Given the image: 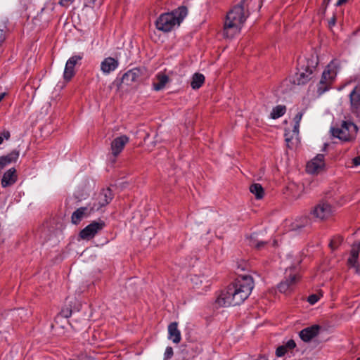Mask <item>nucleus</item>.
<instances>
[{
  "label": "nucleus",
  "mask_w": 360,
  "mask_h": 360,
  "mask_svg": "<svg viewBox=\"0 0 360 360\" xmlns=\"http://www.w3.org/2000/svg\"><path fill=\"white\" fill-rule=\"evenodd\" d=\"M335 24V18L333 17V18H332L330 20V21H329V25H330V26H333V25H334Z\"/></svg>",
  "instance_id": "nucleus-46"
},
{
  "label": "nucleus",
  "mask_w": 360,
  "mask_h": 360,
  "mask_svg": "<svg viewBox=\"0 0 360 360\" xmlns=\"http://www.w3.org/2000/svg\"><path fill=\"white\" fill-rule=\"evenodd\" d=\"M87 207H81L76 210L72 214L71 220L72 224H78L82 219L86 216Z\"/></svg>",
  "instance_id": "nucleus-22"
},
{
  "label": "nucleus",
  "mask_w": 360,
  "mask_h": 360,
  "mask_svg": "<svg viewBox=\"0 0 360 360\" xmlns=\"http://www.w3.org/2000/svg\"><path fill=\"white\" fill-rule=\"evenodd\" d=\"M11 136L10 132L8 130H4L0 132V145L4 142V140L9 139Z\"/></svg>",
  "instance_id": "nucleus-30"
},
{
  "label": "nucleus",
  "mask_w": 360,
  "mask_h": 360,
  "mask_svg": "<svg viewBox=\"0 0 360 360\" xmlns=\"http://www.w3.org/2000/svg\"><path fill=\"white\" fill-rule=\"evenodd\" d=\"M347 0H338L337 3H336V5L337 6H340L345 3L347 2Z\"/></svg>",
  "instance_id": "nucleus-45"
},
{
  "label": "nucleus",
  "mask_w": 360,
  "mask_h": 360,
  "mask_svg": "<svg viewBox=\"0 0 360 360\" xmlns=\"http://www.w3.org/2000/svg\"><path fill=\"white\" fill-rule=\"evenodd\" d=\"M304 222L301 224V225H298V224H295L294 226V229H300V228H302V227H304L307 224H308V219L307 218H304Z\"/></svg>",
  "instance_id": "nucleus-42"
},
{
  "label": "nucleus",
  "mask_w": 360,
  "mask_h": 360,
  "mask_svg": "<svg viewBox=\"0 0 360 360\" xmlns=\"http://www.w3.org/2000/svg\"><path fill=\"white\" fill-rule=\"evenodd\" d=\"M284 346L285 347L286 349H292L295 347L296 344L293 340H289L287 341L285 345H284Z\"/></svg>",
  "instance_id": "nucleus-38"
},
{
  "label": "nucleus",
  "mask_w": 360,
  "mask_h": 360,
  "mask_svg": "<svg viewBox=\"0 0 360 360\" xmlns=\"http://www.w3.org/2000/svg\"><path fill=\"white\" fill-rule=\"evenodd\" d=\"M287 352V349L284 345L278 347L276 350V354L277 356H283Z\"/></svg>",
  "instance_id": "nucleus-33"
},
{
  "label": "nucleus",
  "mask_w": 360,
  "mask_h": 360,
  "mask_svg": "<svg viewBox=\"0 0 360 360\" xmlns=\"http://www.w3.org/2000/svg\"><path fill=\"white\" fill-rule=\"evenodd\" d=\"M300 277L297 274L290 275L285 281L281 282L278 285V289L281 292L285 293L290 291L295 283L298 281Z\"/></svg>",
  "instance_id": "nucleus-16"
},
{
  "label": "nucleus",
  "mask_w": 360,
  "mask_h": 360,
  "mask_svg": "<svg viewBox=\"0 0 360 360\" xmlns=\"http://www.w3.org/2000/svg\"><path fill=\"white\" fill-rule=\"evenodd\" d=\"M174 354L173 349L172 347H167L164 354V360L169 359Z\"/></svg>",
  "instance_id": "nucleus-31"
},
{
  "label": "nucleus",
  "mask_w": 360,
  "mask_h": 360,
  "mask_svg": "<svg viewBox=\"0 0 360 360\" xmlns=\"http://www.w3.org/2000/svg\"><path fill=\"white\" fill-rule=\"evenodd\" d=\"M286 112V107L284 105H278L273 108L270 114V117L273 120H276L282 117Z\"/></svg>",
  "instance_id": "nucleus-24"
},
{
  "label": "nucleus",
  "mask_w": 360,
  "mask_h": 360,
  "mask_svg": "<svg viewBox=\"0 0 360 360\" xmlns=\"http://www.w3.org/2000/svg\"><path fill=\"white\" fill-rule=\"evenodd\" d=\"M132 283H133V282H132V278H130V279H129V281H128L127 285H128V286H129V285H131Z\"/></svg>",
  "instance_id": "nucleus-47"
},
{
  "label": "nucleus",
  "mask_w": 360,
  "mask_h": 360,
  "mask_svg": "<svg viewBox=\"0 0 360 360\" xmlns=\"http://www.w3.org/2000/svg\"><path fill=\"white\" fill-rule=\"evenodd\" d=\"M169 79L167 75L162 73H158L155 76V81L153 83V90L158 91L163 89L169 82Z\"/></svg>",
  "instance_id": "nucleus-20"
},
{
  "label": "nucleus",
  "mask_w": 360,
  "mask_h": 360,
  "mask_svg": "<svg viewBox=\"0 0 360 360\" xmlns=\"http://www.w3.org/2000/svg\"><path fill=\"white\" fill-rule=\"evenodd\" d=\"M129 139L126 135L115 138L111 142V151L114 157H117L124 149V146L129 142Z\"/></svg>",
  "instance_id": "nucleus-14"
},
{
  "label": "nucleus",
  "mask_w": 360,
  "mask_h": 360,
  "mask_svg": "<svg viewBox=\"0 0 360 360\" xmlns=\"http://www.w3.org/2000/svg\"><path fill=\"white\" fill-rule=\"evenodd\" d=\"M1 333V331L0 330V333ZM1 340V336L0 335V341Z\"/></svg>",
  "instance_id": "nucleus-51"
},
{
  "label": "nucleus",
  "mask_w": 360,
  "mask_h": 360,
  "mask_svg": "<svg viewBox=\"0 0 360 360\" xmlns=\"http://www.w3.org/2000/svg\"><path fill=\"white\" fill-rule=\"evenodd\" d=\"M342 238L341 237H336L333 239H331L329 246L330 248L333 250L336 249L338 245L342 243Z\"/></svg>",
  "instance_id": "nucleus-28"
},
{
  "label": "nucleus",
  "mask_w": 360,
  "mask_h": 360,
  "mask_svg": "<svg viewBox=\"0 0 360 360\" xmlns=\"http://www.w3.org/2000/svg\"><path fill=\"white\" fill-rule=\"evenodd\" d=\"M325 167L324 155L318 154L306 166V170L309 174H314L319 173Z\"/></svg>",
  "instance_id": "nucleus-11"
},
{
  "label": "nucleus",
  "mask_w": 360,
  "mask_h": 360,
  "mask_svg": "<svg viewBox=\"0 0 360 360\" xmlns=\"http://www.w3.org/2000/svg\"><path fill=\"white\" fill-rule=\"evenodd\" d=\"M360 248H358V246L354 243L351 250L350 255L354 257V258H359Z\"/></svg>",
  "instance_id": "nucleus-32"
},
{
  "label": "nucleus",
  "mask_w": 360,
  "mask_h": 360,
  "mask_svg": "<svg viewBox=\"0 0 360 360\" xmlns=\"http://www.w3.org/2000/svg\"><path fill=\"white\" fill-rule=\"evenodd\" d=\"M83 53H79L71 56L66 62L63 72V77L69 81L75 75V67L83 58Z\"/></svg>",
  "instance_id": "nucleus-10"
},
{
  "label": "nucleus",
  "mask_w": 360,
  "mask_h": 360,
  "mask_svg": "<svg viewBox=\"0 0 360 360\" xmlns=\"http://www.w3.org/2000/svg\"><path fill=\"white\" fill-rule=\"evenodd\" d=\"M285 141H286L287 143H288V142L290 141V139H289V138H288V137H285Z\"/></svg>",
  "instance_id": "nucleus-49"
},
{
  "label": "nucleus",
  "mask_w": 360,
  "mask_h": 360,
  "mask_svg": "<svg viewBox=\"0 0 360 360\" xmlns=\"http://www.w3.org/2000/svg\"><path fill=\"white\" fill-rule=\"evenodd\" d=\"M104 226L105 223L103 221H93L79 232V236L83 240H91Z\"/></svg>",
  "instance_id": "nucleus-9"
},
{
  "label": "nucleus",
  "mask_w": 360,
  "mask_h": 360,
  "mask_svg": "<svg viewBox=\"0 0 360 360\" xmlns=\"http://www.w3.org/2000/svg\"><path fill=\"white\" fill-rule=\"evenodd\" d=\"M6 29V25L4 23L0 24V44L5 39L4 30Z\"/></svg>",
  "instance_id": "nucleus-37"
},
{
  "label": "nucleus",
  "mask_w": 360,
  "mask_h": 360,
  "mask_svg": "<svg viewBox=\"0 0 360 360\" xmlns=\"http://www.w3.org/2000/svg\"><path fill=\"white\" fill-rule=\"evenodd\" d=\"M253 288L254 281L250 276H238L233 283L220 292L216 304L222 307L239 305L250 296Z\"/></svg>",
  "instance_id": "nucleus-1"
},
{
  "label": "nucleus",
  "mask_w": 360,
  "mask_h": 360,
  "mask_svg": "<svg viewBox=\"0 0 360 360\" xmlns=\"http://www.w3.org/2000/svg\"><path fill=\"white\" fill-rule=\"evenodd\" d=\"M299 127H300V124L297 123L296 124V122H295V125H294V127H293V132L296 134H298L299 133Z\"/></svg>",
  "instance_id": "nucleus-44"
},
{
  "label": "nucleus",
  "mask_w": 360,
  "mask_h": 360,
  "mask_svg": "<svg viewBox=\"0 0 360 360\" xmlns=\"http://www.w3.org/2000/svg\"><path fill=\"white\" fill-rule=\"evenodd\" d=\"M60 314L64 318H69L72 315V310L69 308H63Z\"/></svg>",
  "instance_id": "nucleus-35"
},
{
  "label": "nucleus",
  "mask_w": 360,
  "mask_h": 360,
  "mask_svg": "<svg viewBox=\"0 0 360 360\" xmlns=\"http://www.w3.org/2000/svg\"><path fill=\"white\" fill-rule=\"evenodd\" d=\"M288 188L295 199L300 198L304 193V186L303 184L292 183L289 185Z\"/></svg>",
  "instance_id": "nucleus-21"
},
{
  "label": "nucleus",
  "mask_w": 360,
  "mask_h": 360,
  "mask_svg": "<svg viewBox=\"0 0 360 360\" xmlns=\"http://www.w3.org/2000/svg\"><path fill=\"white\" fill-rule=\"evenodd\" d=\"M205 82V76L201 73H195L191 79V86L193 89H198Z\"/></svg>",
  "instance_id": "nucleus-23"
},
{
  "label": "nucleus",
  "mask_w": 360,
  "mask_h": 360,
  "mask_svg": "<svg viewBox=\"0 0 360 360\" xmlns=\"http://www.w3.org/2000/svg\"><path fill=\"white\" fill-rule=\"evenodd\" d=\"M248 244L251 247H254L257 249H260L262 248V247L264 246V245L266 244V242H264V241H258L256 238V235L255 234H252L251 235L250 237H248Z\"/></svg>",
  "instance_id": "nucleus-27"
},
{
  "label": "nucleus",
  "mask_w": 360,
  "mask_h": 360,
  "mask_svg": "<svg viewBox=\"0 0 360 360\" xmlns=\"http://www.w3.org/2000/svg\"><path fill=\"white\" fill-rule=\"evenodd\" d=\"M250 191L255 196L258 200L262 199L264 197V191L259 184H253L250 187Z\"/></svg>",
  "instance_id": "nucleus-25"
},
{
  "label": "nucleus",
  "mask_w": 360,
  "mask_h": 360,
  "mask_svg": "<svg viewBox=\"0 0 360 360\" xmlns=\"http://www.w3.org/2000/svg\"><path fill=\"white\" fill-rule=\"evenodd\" d=\"M348 263L351 266L356 267V265L358 264V258H354V257L350 255L348 259Z\"/></svg>",
  "instance_id": "nucleus-39"
},
{
  "label": "nucleus",
  "mask_w": 360,
  "mask_h": 360,
  "mask_svg": "<svg viewBox=\"0 0 360 360\" xmlns=\"http://www.w3.org/2000/svg\"><path fill=\"white\" fill-rule=\"evenodd\" d=\"M103 0H87V4L94 7H99L103 4Z\"/></svg>",
  "instance_id": "nucleus-34"
},
{
  "label": "nucleus",
  "mask_w": 360,
  "mask_h": 360,
  "mask_svg": "<svg viewBox=\"0 0 360 360\" xmlns=\"http://www.w3.org/2000/svg\"><path fill=\"white\" fill-rule=\"evenodd\" d=\"M352 162L355 167L359 166L360 165V156H357V157H355L354 158H353Z\"/></svg>",
  "instance_id": "nucleus-43"
},
{
  "label": "nucleus",
  "mask_w": 360,
  "mask_h": 360,
  "mask_svg": "<svg viewBox=\"0 0 360 360\" xmlns=\"http://www.w3.org/2000/svg\"><path fill=\"white\" fill-rule=\"evenodd\" d=\"M119 63L112 57L105 58L101 63V70L105 75H108L115 70L118 67Z\"/></svg>",
  "instance_id": "nucleus-17"
},
{
  "label": "nucleus",
  "mask_w": 360,
  "mask_h": 360,
  "mask_svg": "<svg viewBox=\"0 0 360 360\" xmlns=\"http://www.w3.org/2000/svg\"><path fill=\"white\" fill-rule=\"evenodd\" d=\"M204 278L200 277L198 275H194L191 277V281L193 283V285L195 287H198L201 285L203 283Z\"/></svg>",
  "instance_id": "nucleus-29"
},
{
  "label": "nucleus",
  "mask_w": 360,
  "mask_h": 360,
  "mask_svg": "<svg viewBox=\"0 0 360 360\" xmlns=\"http://www.w3.org/2000/svg\"><path fill=\"white\" fill-rule=\"evenodd\" d=\"M304 115V112H299L294 117V122H296V124L297 123H300V121L302 118V116Z\"/></svg>",
  "instance_id": "nucleus-40"
},
{
  "label": "nucleus",
  "mask_w": 360,
  "mask_h": 360,
  "mask_svg": "<svg viewBox=\"0 0 360 360\" xmlns=\"http://www.w3.org/2000/svg\"><path fill=\"white\" fill-rule=\"evenodd\" d=\"M16 180L15 169V168H11L4 174L1 179V186L6 188L13 184Z\"/></svg>",
  "instance_id": "nucleus-19"
},
{
  "label": "nucleus",
  "mask_w": 360,
  "mask_h": 360,
  "mask_svg": "<svg viewBox=\"0 0 360 360\" xmlns=\"http://www.w3.org/2000/svg\"><path fill=\"white\" fill-rule=\"evenodd\" d=\"M13 312L15 315L18 316L22 321H25L32 314L30 310L24 308L14 309Z\"/></svg>",
  "instance_id": "nucleus-26"
},
{
  "label": "nucleus",
  "mask_w": 360,
  "mask_h": 360,
  "mask_svg": "<svg viewBox=\"0 0 360 360\" xmlns=\"http://www.w3.org/2000/svg\"><path fill=\"white\" fill-rule=\"evenodd\" d=\"M143 74V70L141 68H135L128 70L125 72L122 77V83L126 85H131L134 82L139 80Z\"/></svg>",
  "instance_id": "nucleus-12"
},
{
  "label": "nucleus",
  "mask_w": 360,
  "mask_h": 360,
  "mask_svg": "<svg viewBox=\"0 0 360 360\" xmlns=\"http://www.w3.org/2000/svg\"><path fill=\"white\" fill-rule=\"evenodd\" d=\"M339 71L340 62L338 60H333L327 65L316 84V93L319 96L332 89Z\"/></svg>",
  "instance_id": "nucleus-4"
},
{
  "label": "nucleus",
  "mask_w": 360,
  "mask_h": 360,
  "mask_svg": "<svg viewBox=\"0 0 360 360\" xmlns=\"http://www.w3.org/2000/svg\"><path fill=\"white\" fill-rule=\"evenodd\" d=\"M351 112L360 119V84H356L349 94Z\"/></svg>",
  "instance_id": "nucleus-7"
},
{
  "label": "nucleus",
  "mask_w": 360,
  "mask_h": 360,
  "mask_svg": "<svg viewBox=\"0 0 360 360\" xmlns=\"http://www.w3.org/2000/svg\"><path fill=\"white\" fill-rule=\"evenodd\" d=\"M355 244L358 246V248H360V241L355 243Z\"/></svg>",
  "instance_id": "nucleus-48"
},
{
  "label": "nucleus",
  "mask_w": 360,
  "mask_h": 360,
  "mask_svg": "<svg viewBox=\"0 0 360 360\" xmlns=\"http://www.w3.org/2000/svg\"><path fill=\"white\" fill-rule=\"evenodd\" d=\"M112 199V193L110 188L103 189L96 198L98 204L94 203L93 209L98 210L107 205Z\"/></svg>",
  "instance_id": "nucleus-13"
},
{
  "label": "nucleus",
  "mask_w": 360,
  "mask_h": 360,
  "mask_svg": "<svg viewBox=\"0 0 360 360\" xmlns=\"http://www.w3.org/2000/svg\"><path fill=\"white\" fill-rule=\"evenodd\" d=\"M356 360H360V357H359V358H358Z\"/></svg>",
  "instance_id": "nucleus-52"
},
{
  "label": "nucleus",
  "mask_w": 360,
  "mask_h": 360,
  "mask_svg": "<svg viewBox=\"0 0 360 360\" xmlns=\"http://www.w3.org/2000/svg\"><path fill=\"white\" fill-rule=\"evenodd\" d=\"M243 1L233 6L226 14L224 24L223 34L225 37L233 38L238 34L248 15L244 12Z\"/></svg>",
  "instance_id": "nucleus-2"
},
{
  "label": "nucleus",
  "mask_w": 360,
  "mask_h": 360,
  "mask_svg": "<svg viewBox=\"0 0 360 360\" xmlns=\"http://www.w3.org/2000/svg\"><path fill=\"white\" fill-rule=\"evenodd\" d=\"M74 0H60L59 4L63 6H68L69 4L72 3Z\"/></svg>",
  "instance_id": "nucleus-41"
},
{
  "label": "nucleus",
  "mask_w": 360,
  "mask_h": 360,
  "mask_svg": "<svg viewBox=\"0 0 360 360\" xmlns=\"http://www.w3.org/2000/svg\"><path fill=\"white\" fill-rule=\"evenodd\" d=\"M318 65V60L314 57L311 58L298 59L297 72L293 77L294 84L303 85L307 84L312 77V74Z\"/></svg>",
  "instance_id": "nucleus-5"
},
{
  "label": "nucleus",
  "mask_w": 360,
  "mask_h": 360,
  "mask_svg": "<svg viewBox=\"0 0 360 360\" xmlns=\"http://www.w3.org/2000/svg\"><path fill=\"white\" fill-rule=\"evenodd\" d=\"M187 14L188 9L185 6H181L171 12L162 13L155 21L156 28L164 32H170L180 25Z\"/></svg>",
  "instance_id": "nucleus-3"
},
{
  "label": "nucleus",
  "mask_w": 360,
  "mask_h": 360,
  "mask_svg": "<svg viewBox=\"0 0 360 360\" xmlns=\"http://www.w3.org/2000/svg\"><path fill=\"white\" fill-rule=\"evenodd\" d=\"M333 213L332 206L326 202H320L311 211V214L316 219L323 220L328 218Z\"/></svg>",
  "instance_id": "nucleus-8"
},
{
  "label": "nucleus",
  "mask_w": 360,
  "mask_h": 360,
  "mask_svg": "<svg viewBox=\"0 0 360 360\" xmlns=\"http://www.w3.org/2000/svg\"><path fill=\"white\" fill-rule=\"evenodd\" d=\"M319 297L315 294H313L308 297L307 301L311 304H314L319 301Z\"/></svg>",
  "instance_id": "nucleus-36"
},
{
  "label": "nucleus",
  "mask_w": 360,
  "mask_h": 360,
  "mask_svg": "<svg viewBox=\"0 0 360 360\" xmlns=\"http://www.w3.org/2000/svg\"><path fill=\"white\" fill-rule=\"evenodd\" d=\"M319 330L320 326L319 325H313L302 329L299 335L302 340L308 342L319 334Z\"/></svg>",
  "instance_id": "nucleus-15"
},
{
  "label": "nucleus",
  "mask_w": 360,
  "mask_h": 360,
  "mask_svg": "<svg viewBox=\"0 0 360 360\" xmlns=\"http://www.w3.org/2000/svg\"><path fill=\"white\" fill-rule=\"evenodd\" d=\"M168 339L174 343L178 344L181 342V335L178 329V323L172 322L168 326Z\"/></svg>",
  "instance_id": "nucleus-18"
},
{
  "label": "nucleus",
  "mask_w": 360,
  "mask_h": 360,
  "mask_svg": "<svg viewBox=\"0 0 360 360\" xmlns=\"http://www.w3.org/2000/svg\"><path fill=\"white\" fill-rule=\"evenodd\" d=\"M356 271L357 273H360V271H359V269L357 267H356Z\"/></svg>",
  "instance_id": "nucleus-50"
},
{
  "label": "nucleus",
  "mask_w": 360,
  "mask_h": 360,
  "mask_svg": "<svg viewBox=\"0 0 360 360\" xmlns=\"http://www.w3.org/2000/svg\"><path fill=\"white\" fill-rule=\"evenodd\" d=\"M357 131L358 128L356 124L346 121H343L339 128H331L332 135L343 141L352 140L357 133Z\"/></svg>",
  "instance_id": "nucleus-6"
}]
</instances>
